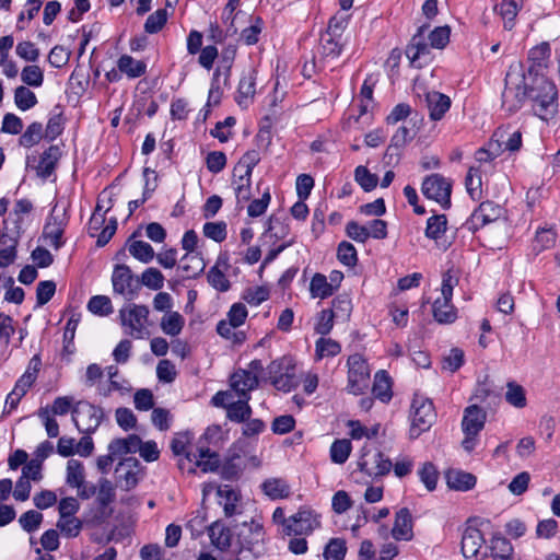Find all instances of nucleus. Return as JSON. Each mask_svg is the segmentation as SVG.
Returning <instances> with one entry per match:
<instances>
[{
	"label": "nucleus",
	"mask_w": 560,
	"mask_h": 560,
	"mask_svg": "<svg viewBox=\"0 0 560 560\" xmlns=\"http://www.w3.org/2000/svg\"><path fill=\"white\" fill-rule=\"evenodd\" d=\"M528 98L533 102L534 114L542 120H548L557 113V88L545 75L535 74L528 85Z\"/></svg>",
	"instance_id": "obj_1"
},
{
	"label": "nucleus",
	"mask_w": 560,
	"mask_h": 560,
	"mask_svg": "<svg viewBox=\"0 0 560 560\" xmlns=\"http://www.w3.org/2000/svg\"><path fill=\"white\" fill-rule=\"evenodd\" d=\"M149 307L142 304L129 303L119 310L120 325L126 335L135 339H144L150 332Z\"/></svg>",
	"instance_id": "obj_2"
},
{
	"label": "nucleus",
	"mask_w": 560,
	"mask_h": 560,
	"mask_svg": "<svg viewBox=\"0 0 560 560\" xmlns=\"http://www.w3.org/2000/svg\"><path fill=\"white\" fill-rule=\"evenodd\" d=\"M528 97L526 78L521 72H508L502 92V108L508 114L516 113Z\"/></svg>",
	"instance_id": "obj_3"
},
{
	"label": "nucleus",
	"mask_w": 560,
	"mask_h": 560,
	"mask_svg": "<svg viewBox=\"0 0 560 560\" xmlns=\"http://www.w3.org/2000/svg\"><path fill=\"white\" fill-rule=\"evenodd\" d=\"M458 278L448 270L443 273L441 294L433 303V317L440 324H451L457 318L456 310L452 305L453 289L457 285Z\"/></svg>",
	"instance_id": "obj_4"
},
{
	"label": "nucleus",
	"mask_w": 560,
	"mask_h": 560,
	"mask_svg": "<svg viewBox=\"0 0 560 560\" xmlns=\"http://www.w3.org/2000/svg\"><path fill=\"white\" fill-rule=\"evenodd\" d=\"M410 438L417 439L422 432L428 431L435 421L436 413L433 402L427 398L416 396L411 405Z\"/></svg>",
	"instance_id": "obj_5"
},
{
	"label": "nucleus",
	"mask_w": 560,
	"mask_h": 560,
	"mask_svg": "<svg viewBox=\"0 0 560 560\" xmlns=\"http://www.w3.org/2000/svg\"><path fill=\"white\" fill-rule=\"evenodd\" d=\"M348 385L347 390L352 395H361L369 386L370 369L365 359L354 353L347 360Z\"/></svg>",
	"instance_id": "obj_6"
},
{
	"label": "nucleus",
	"mask_w": 560,
	"mask_h": 560,
	"mask_svg": "<svg viewBox=\"0 0 560 560\" xmlns=\"http://www.w3.org/2000/svg\"><path fill=\"white\" fill-rule=\"evenodd\" d=\"M104 417L102 408L88 401H79L72 409V420L79 431L91 434L100 427Z\"/></svg>",
	"instance_id": "obj_7"
},
{
	"label": "nucleus",
	"mask_w": 560,
	"mask_h": 560,
	"mask_svg": "<svg viewBox=\"0 0 560 560\" xmlns=\"http://www.w3.org/2000/svg\"><path fill=\"white\" fill-rule=\"evenodd\" d=\"M284 533L289 536L310 535L320 526L319 515L307 508L300 509L295 514L283 518Z\"/></svg>",
	"instance_id": "obj_8"
},
{
	"label": "nucleus",
	"mask_w": 560,
	"mask_h": 560,
	"mask_svg": "<svg viewBox=\"0 0 560 560\" xmlns=\"http://www.w3.org/2000/svg\"><path fill=\"white\" fill-rule=\"evenodd\" d=\"M422 194L443 208L451 207L452 183L441 174H432L424 178L421 187Z\"/></svg>",
	"instance_id": "obj_9"
},
{
	"label": "nucleus",
	"mask_w": 560,
	"mask_h": 560,
	"mask_svg": "<svg viewBox=\"0 0 560 560\" xmlns=\"http://www.w3.org/2000/svg\"><path fill=\"white\" fill-rule=\"evenodd\" d=\"M67 222V206H60V203L57 202L52 208L51 214L45 224L43 232L44 237L48 240L49 245L55 249H59L63 244L61 238Z\"/></svg>",
	"instance_id": "obj_10"
},
{
	"label": "nucleus",
	"mask_w": 560,
	"mask_h": 560,
	"mask_svg": "<svg viewBox=\"0 0 560 560\" xmlns=\"http://www.w3.org/2000/svg\"><path fill=\"white\" fill-rule=\"evenodd\" d=\"M96 494V500L100 505L98 511L93 516H86L84 518L85 524L92 526L102 524L109 516V512H106V508L116 497L113 482L106 478H101L98 480Z\"/></svg>",
	"instance_id": "obj_11"
},
{
	"label": "nucleus",
	"mask_w": 560,
	"mask_h": 560,
	"mask_svg": "<svg viewBox=\"0 0 560 560\" xmlns=\"http://www.w3.org/2000/svg\"><path fill=\"white\" fill-rule=\"evenodd\" d=\"M358 465L360 469L370 477H383L387 475L393 467L392 460L378 451H365Z\"/></svg>",
	"instance_id": "obj_12"
},
{
	"label": "nucleus",
	"mask_w": 560,
	"mask_h": 560,
	"mask_svg": "<svg viewBox=\"0 0 560 560\" xmlns=\"http://www.w3.org/2000/svg\"><path fill=\"white\" fill-rule=\"evenodd\" d=\"M113 289L115 293L124 295L131 300L138 289V284L133 279L131 269L126 265H116L112 276Z\"/></svg>",
	"instance_id": "obj_13"
},
{
	"label": "nucleus",
	"mask_w": 560,
	"mask_h": 560,
	"mask_svg": "<svg viewBox=\"0 0 560 560\" xmlns=\"http://www.w3.org/2000/svg\"><path fill=\"white\" fill-rule=\"evenodd\" d=\"M503 214V210L500 206L493 202L486 201L480 203L470 217V228L478 230L485 225L498 221Z\"/></svg>",
	"instance_id": "obj_14"
},
{
	"label": "nucleus",
	"mask_w": 560,
	"mask_h": 560,
	"mask_svg": "<svg viewBox=\"0 0 560 560\" xmlns=\"http://www.w3.org/2000/svg\"><path fill=\"white\" fill-rule=\"evenodd\" d=\"M139 466L138 459L133 457L125 458L117 465V483L122 490L129 491L137 486Z\"/></svg>",
	"instance_id": "obj_15"
},
{
	"label": "nucleus",
	"mask_w": 560,
	"mask_h": 560,
	"mask_svg": "<svg viewBox=\"0 0 560 560\" xmlns=\"http://www.w3.org/2000/svg\"><path fill=\"white\" fill-rule=\"evenodd\" d=\"M487 419L486 411L474 404L465 408L462 421L464 434H478L485 427Z\"/></svg>",
	"instance_id": "obj_16"
},
{
	"label": "nucleus",
	"mask_w": 560,
	"mask_h": 560,
	"mask_svg": "<svg viewBox=\"0 0 560 560\" xmlns=\"http://www.w3.org/2000/svg\"><path fill=\"white\" fill-rule=\"evenodd\" d=\"M255 85L256 70L250 68L244 71L240 79L235 100L241 107L246 108L249 105L256 93Z\"/></svg>",
	"instance_id": "obj_17"
},
{
	"label": "nucleus",
	"mask_w": 560,
	"mask_h": 560,
	"mask_svg": "<svg viewBox=\"0 0 560 560\" xmlns=\"http://www.w3.org/2000/svg\"><path fill=\"white\" fill-rule=\"evenodd\" d=\"M232 392L242 398L249 397L248 393L258 386V378L246 370H237L230 380Z\"/></svg>",
	"instance_id": "obj_18"
},
{
	"label": "nucleus",
	"mask_w": 560,
	"mask_h": 560,
	"mask_svg": "<svg viewBox=\"0 0 560 560\" xmlns=\"http://www.w3.org/2000/svg\"><path fill=\"white\" fill-rule=\"evenodd\" d=\"M495 144L500 145L501 152L504 150L515 152L522 145V132L511 127H501L495 130L492 136Z\"/></svg>",
	"instance_id": "obj_19"
},
{
	"label": "nucleus",
	"mask_w": 560,
	"mask_h": 560,
	"mask_svg": "<svg viewBox=\"0 0 560 560\" xmlns=\"http://www.w3.org/2000/svg\"><path fill=\"white\" fill-rule=\"evenodd\" d=\"M424 103L432 120H440L450 109L451 98L436 91H430L424 94Z\"/></svg>",
	"instance_id": "obj_20"
},
{
	"label": "nucleus",
	"mask_w": 560,
	"mask_h": 560,
	"mask_svg": "<svg viewBox=\"0 0 560 560\" xmlns=\"http://www.w3.org/2000/svg\"><path fill=\"white\" fill-rule=\"evenodd\" d=\"M429 26L427 25L420 26L406 48V56L412 65H416L421 57L430 54V47L427 44L424 36Z\"/></svg>",
	"instance_id": "obj_21"
},
{
	"label": "nucleus",
	"mask_w": 560,
	"mask_h": 560,
	"mask_svg": "<svg viewBox=\"0 0 560 560\" xmlns=\"http://www.w3.org/2000/svg\"><path fill=\"white\" fill-rule=\"evenodd\" d=\"M485 542L482 533L476 527H467L462 536V553L466 559L478 555Z\"/></svg>",
	"instance_id": "obj_22"
},
{
	"label": "nucleus",
	"mask_w": 560,
	"mask_h": 560,
	"mask_svg": "<svg viewBox=\"0 0 560 560\" xmlns=\"http://www.w3.org/2000/svg\"><path fill=\"white\" fill-rule=\"evenodd\" d=\"M392 535L396 540H410L412 538V518L407 508L396 513Z\"/></svg>",
	"instance_id": "obj_23"
},
{
	"label": "nucleus",
	"mask_w": 560,
	"mask_h": 560,
	"mask_svg": "<svg viewBox=\"0 0 560 560\" xmlns=\"http://www.w3.org/2000/svg\"><path fill=\"white\" fill-rule=\"evenodd\" d=\"M208 534L211 540V544L220 549L221 551H225L231 547L232 542V533L229 527H226L221 522H214L208 527Z\"/></svg>",
	"instance_id": "obj_24"
},
{
	"label": "nucleus",
	"mask_w": 560,
	"mask_h": 560,
	"mask_svg": "<svg viewBox=\"0 0 560 560\" xmlns=\"http://www.w3.org/2000/svg\"><path fill=\"white\" fill-rule=\"evenodd\" d=\"M445 477L447 486L456 491H467L476 485V477L462 470L451 469Z\"/></svg>",
	"instance_id": "obj_25"
},
{
	"label": "nucleus",
	"mask_w": 560,
	"mask_h": 560,
	"mask_svg": "<svg viewBox=\"0 0 560 560\" xmlns=\"http://www.w3.org/2000/svg\"><path fill=\"white\" fill-rule=\"evenodd\" d=\"M195 458V469L198 467L203 472L215 471L220 465V458L217 452H211L206 445H198Z\"/></svg>",
	"instance_id": "obj_26"
},
{
	"label": "nucleus",
	"mask_w": 560,
	"mask_h": 560,
	"mask_svg": "<svg viewBox=\"0 0 560 560\" xmlns=\"http://www.w3.org/2000/svg\"><path fill=\"white\" fill-rule=\"evenodd\" d=\"M60 156L61 152L58 145H50L47 150H45L37 166L38 176L48 178L55 171L56 164Z\"/></svg>",
	"instance_id": "obj_27"
},
{
	"label": "nucleus",
	"mask_w": 560,
	"mask_h": 560,
	"mask_svg": "<svg viewBox=\"0 0 560 560\" xmlns=\"http://www.w3.org/2000/svg\"><path fill=\"white\" fill-rule=\"evenodd\" d=\"M117 69L129 79H136L145 73L147 65L141 60H136L129 55H122L117 61Z\"/></svg>",
	"instance_id": "obj_28"
},
{
	"label": "nucleus",
	"mask_w": 560,
	"mask_h": 560,
	"mask_svg": "<svg viewBox=\"0 0 560 560\" xmlns=\"http://www.w3.org/2000/svg\"><path fill=\"white\" fill-rule=\"evenodd\" d=\"M522 5V0H502L501 3L495 7V10H498L504 21L505 30L511 31L514 27V20Z\"/></svg>",
	"instance_id": "obj_29"
},
{
	"label": "nucleus",
	"mask_w": 560,
	"mask_h": 560,
	"mask_svg": "<svg viewBox=\"0 0 560 560\" xmlns=\"http://www.w3.org/2000/svg\"><path fill=\"white\" fill-rule=\"evenodd\" d=\"M185 318L178 312L165 313L160 323V327L165 335L175 337L179 335L184 328Z\"/></svg>",
	"instance_id": "obj_30"
},
{
	"label": "nucleus",
	"mask_w": 560,
	"mask_h": 560,
	"mask_svg": "<svg viewBox=\"0 0 560 560\" xmlns=\"http://www.w3.org/2000/svg\"><path fill=\"white\" fill-rule=\"evenodd\" d=\"M249 397L242 398L237 401H233L226 409V416L231 421L245 422L252 416V408L248 405Z\"/></svg>",
	"instance_id": "obj_31"
},
{
	"label": "nucleus",
	"mask_w": 560,
	"mask_h": 560,
	"mask_svg": "<svg viewBox=\"0 0 560 560\" xmlns=\"http://www.w3.org/2000/svg\"><path fill=\"white\" fill-rule=\"evenodd\" d=\"M217 494L220 498V504L223 506L224 515L231 517L236 514L237 492L230 486H223L219 487Z\"/></svg>",
	"instance_id": "obj_32"
},
{
	"label": "nucleus",
	"mask_w": 560,
	"mask_h": 560,
	"mask_svg": "<svg viewBox=\"0 0 560 560\" xmlns=\"http://www.w3.org/2000/svg\"><path fill=\"white\" fill-rule=\"evenodd\" d=\"M135 234L128 240L129 253L141 262L148 264L154 258L153 247L143 241H135Z\"/></svg>",
	"instance_id": "obj_33"
},
{
	"label": "nucleus",
	"mask_w": 560,
	"mask_h": 560,
	"mask_svg": "<svg viewBox=\"0 0 560 560\" xmlns=\"http://www.w3.org/2000/svg\"><path fill=\"white\" fill-rule=\"evenodd\" d=\"M261 488L265 494L272 500L283 499L290 495L289 485L281 479H268L261 485Z\"/></svg>",
	"instance_id": "obj_34"
},
{
	"label": "nucleus",
	"mask_w": 560,
	"mask_h": 560,
	"mask_svg": "<svg viewBox=\"0 0 560 560\" xmlns=\"http://www.w3.org/2000/svg\"><path fill=\"white\" fill-rule=\"evenodd\" d=\"M334 290V285L322 273H315L311 280L310 291L313 298L326 299L332 295Z\"/></svg>",
	"instance_id": "obj_35"
},
{
	"label": "nucleus",
	"mask_w": 560,
	"mask_h": 560,
	"mask_svg": "<svg viewBox=\"0 0 560 560\" xmlns=\"http://www.w3.org/2000/svg\"><path fill=\"white\" fill-rule=\"evenodd\" d=\"M85 480L83 464L77 459L67 463V483L72 488H81Z\"/></svg>",
	"instance_id": "obj_36"
},
{
	"label": "nucleus",
	"mask_w": 560,
	"mask_h": 560,
	"mask_svg": "<svg viewBox=\"0 0 560 560\" xmlns=\"http://www.w3.org/2000/svg\"><path fill=\"white\" fill-rule=\"evenodd\" d=\"M372 392L373 395L382 401L390 399V381L385 371H378L375 374Z\"/></svg>",
	"instance_id": "obj_37"
},
{
	"label": "nucleus",
	"mask_w": 560,
	"mask_h": 560,
	"mask_svg": "<svg viewBox=\"0 0 560 560\" xmlns=\"http://www.w3.org/2000/svg\"><path fill=\"white\" fill-rule=\"evenodd\" d=\"M205 261L199 254H186L182 258L180 268L188 278H195L205 269Z\"/></svg>",
	"instance_id": "obj_38"
},
{
	"label": "nucleus",
	"mask_w": 560,
	"mask_h": 560,
	"mask_svg": "<svg viewBox=\"0 0 560 560\" xmlns=\"http://www.w3.org/2000/svg\"><path fill=\"white\" fill-rule=\"evenodd\" d=\"M341 50L342 45L330 34L322 36L319 52L324 60L338 58Z\"/></svg>",
	"instance_id": "obj_39"
},
{
	"label": "nucleus",
	"mask_w": 560,
	"mask_h": 560,
	"mask_svg": "<svg viewBox=\"0 0 560 560\" xmlns=\"http://www.w3.org/2000/svg\"><path fill=\"white\" fill-rule=\"evenodd\" d=\"M14 103L19 109L25 112L37 104V97L28 88L20 85L14 90Z\"/></svg>",
	"instance_id": "obj_40"
},
{
	"label": "nucleus",
	"mask_w": 560,
	"mask_h": 560,
	"mask_svg": "<svg viewBox=\"0 0 560 560\" xmlns=\"http://www.w3.org/2000/svg\"><path fill=\"white\" fill-rule=\"evenodd\" d=\"M505 400L515 408H524L527 404L525 389L515 382H509Z\"/></svg>",
	"instance_id": "obj_41"
},
{
	"label": "nucleus",
	"mask_w": 560,
	"mask_h": 560,
	"mask_svg": "<svg viewBox=\"0 0 560 560\" xmlns=\"http://www.w3.org/2000/svg\"><path fill=\"white\" fill-rule=\"evenodd\" d=\"M351 442L347 439L336 440L330 446V458L335 464H343L350 456Z\"/></svg>",
	"instance_id": "obj_42"
},
{
	"label": "nucleus",
	"mask_w": 560,
	"mask_h": 560,
	"mask_svg": "<svg viewBox=\"0 0 560 560\" xmlns=\"http://www.w3.org/2000/svg\"><path fill=\"white\" fill-rule=\"evenodd\" d=\"M447 220L444 214L433 215L428 219L425 236L432 240H439L446 231Z\"/></svg>",
	"instance_id": "obj_43"
},
{
	"label": "nucleus",
	"mask_w": 560,
	"mask_h": 560,
	"mask_svg": "<svg viewBox=\"0 0 560 560\" xmlns=\"http://www.w3.org/2000/svg\"><path fill=\"white\" fill-rule=\"evenodd\" d=\"M43 138V126L40 122H32L23 135L20 137V145L24 148H32L37 144Z\"/></svg>",
	"instance_id": "obj_44"
},
{
	"label": "nucleus",
	"mask_w": 560,
	"mask_h": 560,
	"mask_svg": "<svg viewBox=\"0 0 560 560\" xmlns=\"http://www.w3.org/2000/svg\"><path fill=\"white\" fill-rule=\"evenodd\" d=\"M264 21L259 16L250 18V25L243 30L241 34V39L246 45H255L259 40V34L262 31Z\"/></svg>",
	"instance_id": "obj_45"
},
{
	"label": "nucleus",
	"mask_w": 560,
	"mask_h": 560,
	"mask_svg": "<svg viewBox=\"0 0 560 560\" xmlns=\"http://www.w3.org/2000/svg\"><path fill=\"white\" fill-rule=\"evenodd\" d=\"M556 240H557L556 231H553L552 229H541V230L537 231V233H536V236H535V240L533 243V248L537 253H539L544 249L551 248L552 246H555Z\"/></svg>",
	"instance_id": "obj_46"
},
{
	"label": "nucleus",
	"mask_w": 560,
	"mask_h": 560,
	"mask_svg": "<svg viewBox=\"0 0 560 560\" xmlns=\"http://www.w3.org/2000/svg\"><path fill=\"white\" fill-rule=\"evenodd\" d=\"M259 161L260 156L258 151L252 150L246 152L234 167L233 175L236 176L237 173L252 175L253 168L258 164Z\"/></svg>",
	"instance_id": "obj_47"
},
{
	"label": "nucleus",
	"mask_w": 560,
	"mask_h": 560,
	"mask_svg": "<svg viewBox=\"0 0 560 560\" xmlns=\"http://www.w3.org/2000/svg\"><path fill=\"white\" fill-rule=\"evenodd\" d=\"M88 310L95 315H109L113 312L112 301L106 295H94L88 303Z\"/></svg>",
	"instance_id": "obj_48"
},
{
	"label": "nucleus",
	"mask_w": 560,
	"mask_h": 560,
	"mask_svg": "<svg viewBox=\"0 0 560 560\" xmlns=\"http://www.w3.org/2000/svg\"><path fill=\"white\" fill-rule=\"evenodd\" d=\"M250 174L237 173L234 179V191L237 202L247 201L250 198Z\"/></svg>",
	"instance_id": "obj_49"
},
{
	"label": "nucleus",
	"mask_w": 560,
	"mask_h": 560,
	"mask_svg": "<svg viewBox=\"0 0 560 560\" xmlns=\"http://www.w3.org/2000/svg\"><path fill=\"white\" fill-rule=\"evenodd\" d=\"M491 550L494 558L501 560H511L513 553V547L511 542L501 536H493L491 539Z\"/></svg>",
	"instance_id": "obj_50"
},
{
	"label": "nucleus",
	"mask_w": 560,
	"mask_h": 560,
	"mask_svg": "<svg viewBox=\"0 0 560 560\" xmlns=\"http://www.w3.org/2000/svg\"><path fill=\"white\" fill-rule=\"evenodd\" d=\"M332 307L330 308L334 312V315L337 318L342 320L349 319L352 312V303L350 298L347 294L338 295L332 300Z\"/></svg>",
	"instance_id": "obj_51"
},
{
	"label": "nucleus",
	"mask_w": 560,
	"mask_h": 560,
	"mask_svg": "<svg viewBox=\"0 0 560 560\" xmlns=\"http://www.w3.org/2000/svg\"><path fill=\"white\" fill-rule=\"evenodd\" d=\"M355 182L365 190H373L378 183V177L372 174L365 166L360 165L354 171Z\"/></svg>",
	"instance_id": "obj_52"
},
{
	"label": "nucleus",
	"mask_w": 560,
	"mask_h": 560,
	"mask_svg": "<svg viewBox=\"0 0 560 560\" xmlns=\"http://www.w3.org/2000/svg\"><path fill=\"white\" fill-rule=\"evenodd\" d=\"M21 80L28 86L38 88L43 84L44 73L38 66H26L21 72Z\"/></svg>",
	"instance_id": "obj_53"
},
{
	"label": "nucleus",
	"mask_w": 560,
	"mask_h": 560,
	"mask_svg": "<svg viewBox=\"0 0 560 560\" xmlns=\"http://www.w3.org/2000/svg\"><path fill=\"white\" fill-rule=\"evenodd\" d=\"M464 363V351L459 348H453L443 357L442 369L451 373L456 372Z\"/></svg>",
	"instance_id": "obj_54"
},
{
	"label": "nucleus",
	"mask_w": 560,
	"mask_h": 560,
	"mask_svg": "<svg viewBox=\"0 0 560 560\" xmlns=\"http://www.w3.org/2000/svg\"><path fill=\"white\" fill-rule=\"evenodd\" d=\"M167 21V12L165 9H159L150 14L144 23V31L149 34L160 32Z\"/></svg>",
	"instance_id": "obj_55"
},
{
	"label": "nucleus",
	"mask_w": 560,
	"mask_h": 560,
	"mask_svg": "<svg viewBox=\"0 0 560 560\" xmlns=\"http://www.w3.org/2000/svg\"><path fill=\"white\" fill-rule=\"evenodd\" d=\"M203 235L214 242L221 243L226 238V223L224 221L207 222L203 225Z\"/></svg>",
	"instance_id": "obj_56"
},
{
	"label": "nucleus",
	"mask_w": 560,
	"mask_h": 560,
	"mask_svg": "<svg viewBox=\"0 0 560 560\" xmlns=\"http://www.w3.org/2000/svg\"><path fill=\"white\" fill-rule=\"evenodd\" d=\"M418 475L429 491L436 488L439 472L432 463H424L419 469Z\"/></svg>",
	"instance_id": "obj_57"
},
{
	"label": "nucleus",
	"mask_w": 560,
	"mask_h": 560,
	"mask_svg": "<svg viewBox=\"0 0 560 560\" xmlns=\"http://www.w3.org/2000/svg\"><path fill=\"white\" fill-rule=\"evenodd\" d=\"M337 257L347 267H353L358 261L355 247L349 242H341L338 246Z\"/></svg>",
	"instance_id": "obj_58"
},
{
	"label": "nucleus",
	"mask_w": 560,
	"mask_h": 560,
	"mask_svg": "<svg viewBox=\"0 0 560 560\" xmlns=\"http://www.w3.org/2000/svg\"><path fill=\"white\" fill-rule=\"evenodd\" d=\"M346 551L345 540L332 538L325 548L324 558L325 560H343Z\"/></svg>",
	"instance_id": "obj_59"
},
{
	"label": "nucleus",
	"mask_w": 560,
	"mask_h": 560,
	"mask_svg": "<svg viewBox=\"0 0 560 560\" xmlns=\"http://www.w3.org/2000/svg\"><path fill=\"white\" fill-rule=\"evenodd\" d=\"M278 390L290 392L298 385L294 369L287 368L283 375L275 376L271 383Z\"/></svg>",
	"instance_id": "obj_60"
},
{
	"label": "nucleus",
	"mask_w": 560,
	"mask_h": 560,
	"mask_svg": "<svg viewBox=\"0 0 560 560\" xmlns=\"http://www.w3.org/2000/svg\"><path fill=\"white\" fill-rule=\"evenodd\" d=\"M141 282L149 289L160 290L164 284V276L156 268H148L142 272Z\"/></svg>",
	"instance_id": "obj_61"
},
{
	"label": "nucleus",
	"mask_w": 560,
	"mask_h": 560,
	"mask_svg": "<svg viewBox=\"0 0 560 560\" xmlns=\"http://www.w3.org/2000/svg\"><path fill=\"white\" fill-rule=\"evenodd\" d=\"M219 262L215 266L211 267L208 272V282L215 290L225 292L230 289V281L226 279L224 273L218 267Z\"/></svg>",
	"instance_id": "obj_62"
},
{
	"label": "nucleus",
	"mask_w": 560,
	"mask_h": 560,
	"mask_svg": "<svg viewBox=\"0 0 560 560\" xmlns=\"http://www.w3.org/2000/svg\"><path fill=\"white\" fill-rule=\"evenodd\" d=\"M340 350V345L332 339L320 338L316 341V355L319 359L324 357H335Z\"/></svg>",
	"instance_id": "obj_63"
},
{
	"label": "nucleus",
	"mask_w": 560,
	"mask_h": 560,
	"mask_svg": "<svg viewBox=\"0 0 560 560\" xmlns=\"http://www.w3.org/2000/svg\"><path fill=\"white\" fill-rule=\"evenodd\" d=\"M83 523L85 522H82L77 517H63L59 518L57 527L63 535L68 537H77L80 534Z\"/></svg>",
	"instance_id": "obj_64"
}]
</instances>
